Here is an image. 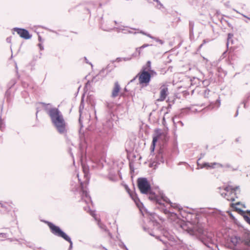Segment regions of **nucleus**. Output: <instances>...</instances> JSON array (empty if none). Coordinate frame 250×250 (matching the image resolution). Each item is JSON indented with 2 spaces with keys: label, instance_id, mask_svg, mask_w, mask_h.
I'll use <instances>...</instances> for the list:
<instances>
[{
  "label": "nucleus",
  "instance_id": "1",
  "mask_svg": "<svg viewBox=\"0 0 250 250\" xmlns=\"http://www.w3.org/2000/svg\"><path fill=\"white\" fill-rule=\"evenodd\" d=\"M181 225L184 230L187 231L190 235L196 236L207 247L212 248L215 245L213 233L210 231L204 230L201 225H193L189 222H182Z\"/></svg>",
  "mask_w": 250,
  "mask_h": 250
},
{
  "label": "nucleus",
  "instance_id": "2",
  "mask_svg": "<svg viewBox=\"0 0 250 250\" xmlns=\"http://www.w3.org/2000/svg\"><path fill=\"white\" fill-rule=\"evenodd\" d=\"M42 104L57 131L61 134H65L67 132V125L61 112L58 108L51 107L50 104Z\"/></svg>",
  "mask_w": 250,
  "mask_h": 250
},
{
  "label": "nucleus",
  "instance_id": "3",
  "mask_svg": "<svg viewBox=\"0 0 250 250\" xmlns=\"http://www.w3.org/2000/svg\"><path fill=\"white\" fill-rule=\"evenodd\" d=\"M138 188L143 194H149L148 198L152 201H155L158 204H162L161 200L167 201V198L164 195H162L161 198H159L151 192V187L147 179L145 178H139L138 180Z\"/></svg>",
  "mask_w": 250,
  "mask_h": 250
},
{
  "label": "nucleus",
  "instance_id": "4",
  "mask_svg": "<svg viewBox=\"0 0 250 250\" xmlns=\"http://www.w3.org/2000/svg\"><path fill=\"white\" fill-rule=\"evenodd\" d=\"M161 202H162L163 204H160V205H164V202H166V203H167L169 205L170 208H169V210H167V209H164L165 213L167 214V217L171 221L173 222H176L177 223H179L180 227L182 229L181 225L182 222H185L179 220L178 217L177 212H179L180 210L179 206L176 204H173L171 203L168 198L167 201L161 200Z\"/></svg>",
  "mask_w": 250,
  "mask_h": 250
},
{
  "label": "nucleus",
  "instance_id": "5",
  "mask_svg": "<svg viewBox=\"0 0 250 250\" xmlns=\"http://www.w3.org/2000/svg\"><path fill=\"white\" fill-rule=\"evenodd\" d=\"M232 249L234 250H250V240H243L237 235L230 238Z\"/></svg>",
  "mask_w": 250,
  "mask_h": 250
},
{
  "label": "nucleus",
  "instance_id": "6",
  "mask_svg": "<svg viewBox=\"0 0 250 250\" xmlns=\"http://www.w3.org/2000/svg\"><path fill=\"white\" fill-rule=\"evenodd\" d=\"M49 228L50 229L51 232L55 235L60 237L64 239L65 240L68 241L70 243L69 249L70 250L72 248L73 243L71 238L65 232H64L58 226H55L53 223L49 222H46Z\"/></svg>",
  "mask_w": 250,
  "mask_h": 250
},
{
  "label": "nucleus",
  "instance_id": "7",
  "mask_svg": "<svg viewBox=\"0 0 250 250\" xmlns=\"http://www.w3.org/2000/svg\"><path fill=\"white\" fill-rule=\"evenodd\" d=\"M157 238L159 239L166 245L164 250H176V248L172 246L174 238L168 232L165 231L163 236H158Z\"/></svg>",
  "mask_w": 250,
  "mask_h": 250
},
{
  "label": "nucleus",
  "instance_id": "8",
  "mask_svg": "<svg viewBox=\"0 0 250 250\" xmlns=\"http://www.w3.org/2000/svg\"><path fill=\"white\" fill-rule=\"evenodd\" d=\"M239 189V187L233 188L231 186L226 187L224 189V192L221 193V195L228 201H233L237 198V191Z\"/></svg>",
  "mask_w": 250,
  "mask_h": 250
},
{
  "label": "nucleus",
  "instance_id": "9",
  "mask_svg": "<svg viewBox=\"0 0 250 250\" xmlns=\"http://www.w3.org/2000/svg\"><path fill=\"white\" fill-rule=\"evenodd\" d=\"M83 172L84 173V178L85 180L84 182L81 181L80 179L79 178V174H77V177L78 178V180L80 182L81 186V190H82V199L83 200L86 204L89 205V203H91V198L89 196L88 193L87 192L86 189L84 187V185H87L88 182V178L86 174L85 170L83 169Z\"/></svg>",
  "mask_w": 250,
  "mask_h": 250
},
{
  "label": "nucleus",
  "instance_id": "10",
  "mask_svg": "<svg viewBox=\"0 0 250 250\" xmlns=\"http://www.w3.org/2000/svg\"><path fill=\"white\" fill-rule=\"evenodd\" d=\"M137 76L139 77V81L141 84H145V86H146L150 81L151 75L145 69L139 73L136 77Z\"/></svg>",
  "mask_w": 250,
  "mask_h": 250
},
{
  "label": "nucleus",
  "instance_id": "11",
  "mask_svg": "<svg viewBox=\"0 0 250 250\" xmlns=\"http://www.w3.org/2000/svg\"><path fill=\"white\" fill-rule=\"evenodd\" d=\"M165 137V134L164 133H162L158 129L155 130V134L153 137L152 145L150 146L151 151H153L154 150L156 143L158 141H163Z\"/></svg>",
  "mask_w": 250,
  "mask_h": 250
},
{
  "label": "nucleus",
  "instance_id": "12",
  "mask_svg": "<svg viewBox=\"0 0 250 250\" xmlns=\"http://www.w3.org/2000/svg\"><path fill=\"white\" fill-rule=\"evenodd\" d=\"M168 94V90L167 85L163 84L160 87V96L157 100L158 102L164 101Z\"/></svg>",
  "mask_w": 250,
  "mask_h": 250
},
{
  "label": "nucleus",
  "instance_id": "13",
  "mask_svg": "<svg viewBox=\"0 0 250 250\" xmlns=\"http://www.w3.org/2000/svg\"><path fill=\"white\" fill-rule=\"evenodd\" d=\"M14 30L17 32L20 36L22 38L28 40L31 38V35L29 34V32L26 29L19 28H14Z\"/></svg>",
  "mask_w": 250,
  "mask_h": 250
},
{
  "label": "nucleus",
  "instance_id": "14",
  "mask_svg": "<svg viewBox=\"0 0 250 250\" xmlns=\"http://www.w3.org/2000/svg\"><path fill=\"white\" fill-rule=\"evenodd\" d=\"M119 31H122L125 34H136V32H133V30H136L137 29L135 28H128L127 27H125L123 26H121L118 28Z\"/></svg>",
  "mask_w": 250,
  "mask_h": 250
},
{
  "label": "nucleus",
  "instance_id": "15",
  "mask_svg": "<svg viewBox=\"0 0 250 250\" xmlns=\"http://www.w3.org/2000/svg\"><path fill=\"white\" fill-rule=\"evenodd\" d=\"M120 89L121 88L118 82H116L114 84V87L112 92L111 97L112 98H115L118 96Z\"/></svg>",
  "mask_w": 250,
  "mask_h": 250
},
{
  "label": "nucleus",
  "instance_id": "16",
  "mask_svg": "<svg viewBox=\"0 0 250 250\" xmlns=\"http://www.w3.org/2000/svg\"><path fill=\"white\" fill-rule=\"evenodd\" d=\"M90 214L91 216H92L95 219L98 221V225L99 226V227L102 229H104V230L105 231L106 230V228L105 227V225H104V224H103L100 220H99L98 219H97L96 217V214L95 213V212L94 211H91L90 210Z\"/></svg>",
  "mask_w": 250,
  "mask_h": 250
},
{
  "label": "nucleus",
  "instance_id": "17",
  "mask_svg": "<svg viewBox=\"0 0 250 250\" xmlns=\"http://www.w3.org/2000/svg\"><path fill=\"white\" fill-rule=\"evenodd\" d=\"M140 33L142 34H143V35H145L147 36L148 37H149V38H151L152 39L154 40L156 42H159L161 44H163L164 43V42L162 40H161L160 39H159L158 38H155V37L151 36V35H150L149 34H147L146 33H145L144 31H141L140 32Z\"/></svg>",
  "mask_w": 250,
  "mask_h": 250
},
{
  "label": "nucleus",
  "instance_id": "18",
  "mask_svg": "<svg viewBox=\"0 0 250 250\" xmlns=\"http://www.w3.org/2000/svg\"><path fill=\"white\" fill-rule=\"evenodd\" d=\"M131 59V58H117L116 59V62H120L122 61H128Z\"/></svg>",
  "mask_w": 250,
  "mask_h": 250
},
{
  "label": "nucleus",
  "instance_id": "19",
  "mask_svg": "<svg viewBox=\"0 0 250 250\" xmlns=\"http://www.w3.org/2000/svg\"><path fill=\"white\" fill-rule=\"evenodd\" d=\"M216 167H223V166L217 163H210V168H214Z\"/></svg>",
  "mask_w": 250,
  "mask_h": 250
},
{
  "label": "nucleus",
  "instance_id": "20",
  "mask_svg": "<svg viewBox=\"0 0 250 250\" xmlns=\"http://www.w3.org/2000/svg\"><path fill=\"white\" fill-rule=\"evenodd\" d=\"M82 105L81 104L80 106V109H79V112H80L79 123L81 125L82 124V119L83 118V117L82 116Z\"/></svg>",
  "mask_w": 250,
  "mask_h": 250
},
{
  "label": "nucleus",
  "instance_id": "21",
  "mask_svg": "<svg viewBox=\"0 0 250 250\" xmlns=\"http://www.w3.org/2000/svg\"><path fill=\"white\" fill-rule=\"evenodd\" d=\"M206 167L207 169H209L210 168V163H205L201 166V168Z\"/></svg>",
  "mask_w": 250,
  "mask_h": 250
},
{
  "label": "nucleus",
  "instance_id": "22",
  "mask_svg": "<svg viewBox=\"0 0 250 250\" xmlns=\"http://www.w3.org/2000/svg\"><path fill=\"white\" fill-rule=\"evenodd\" d=\"M146 68H144L143 67V70L145 69L146 70V69H147L148 70H149L151 68V62L150 61H147L146 64Z\"/></svg>",
  "mask_w": 250,
  "mask_h": 250
},
{
  "label": "nucleus",
  "instance_id": "23",
  "mask_svg": "<svg viewBox=\"0 0 250 250\" xmlns=\"http://www.w3.org/2000/svg\"><path fill=\"white\" fill-rule=\"evenodd\" d=\"M7 234L5 233H0V237L2 238L3 239H1V240H3L4 239L6 238L7 237Z\"/></svg>",
  "mask_w": 250,
  "mask_h": 250
},
{
  "label": "nucleus",
  "instance_id": "24",
  "mask_svg": "<svg viewBox=\"0 0 250 250\" xmlns=\"http://www.w3.org/2000/svg\"><path fill=\"white\" fill-rule=\"evenodd\" d=\"M245 220L250 224V218L248 216H244Z\"/></svg>",
  "mask_w": 250,
  "mask_h": 250
},
{
  "label": "nucleus",
  "instance_id": "25",
  "mask_svg": "<svg viewBox=\"0 0 250 250\" xmlns=\"http://www.w3.org/2000/svg\"><path fill=\"white\" fill-rule=\"evenodd\" d=\"M154 1H156L158 5L160 6V7H159V8H160L161 7H163V4L161 3V2L159 0H153Z\"/></svg>",
  "mask_w": 250,
  "mask_h": 250
},
{
  "label": "nucleus",
  "instance_id": "26",
  "mask_svg": "<svg viewBox=\"0 0 250 250\" xmlns=\"http://www.w3.org/2000/svg\"><path fill=\"white\" fill-rule=\"evenodd\" d=\"M149 45L148 44H145L143 45L142 46H141L140 47L142 49V48H144L145 47H147Z\"/></svg>",
  "mask_w": 250,
  "mask_h": 250
},
{
  "label": "nucleus",
  "instance_id": "27",
  "mask_svg": "<svg viewBox=\"0 0 250 250\" xmlns=\"http://www.w3.org/2000/svg\"><path fill=\"white\" fill-rule=\"evenodd\" d=\"M232 36H233V35H232V34H228V41H229V40L230 39H231V38L232 37Z\"/></svg>",
  "mask_w": 250,
  "mask_h": 250
},
{
  "label": "nucleus",
  "instance_id": "28",
  "mask_svg": "<svg viewBox=\"0 0 250 250\" xmlns=\"http://www.w3.org/2000/svg\"><path fill=\"white\" fill-rule=\"evenodd\" d=\"M38 45H39V47H40V49H41V50H43V46L42 45V44L41 43H39V44H38Z\"/></svg>",
  "mask_w": 250,
  "mask_h": 250
},
{
  "label": "nucleus",
  "instance_id": "29",
  "mask_svg": "<svg viewBox=\"0 0 250 250\" xmlns=\"http://www.w3.org/2000/svg\"><path fill=\"white\" fill-rule=\"evenodd\" d=\"M141 49H142L141 47L137 48H136V51L138 52L139 55H140V54L141 53Z\"/></svg>",
  "mask_w": 250,
  "mask_h": 250
},
{
  "label": "nucleus",
  "instance_id": "30",
  "mask_svg": "<svg viewBox=\"0 0 250 250\" xmlns=\"http://www.w3.org/2000/svg\"><path fill=\"white\" fill-rule=\"evenodd\" d=\"M125 189H126V191H127V192L129 194H130L129 188H128V187L127 186H125Z\"/></svg>",
  "mask_w": 250,
  "mask_h": 250
},
{
  "label": "nucleus",
  "instance_id": "31",
  "mask_svg": "<svg viewBox=\"0 0 250 250\" xmlns=\"http://www.w3.org/2000/svg\"><path fill=\"white\" fill-rule=\"evenodd\" d=\"M177 124H179L182 126H183L184 125L182 121H178L177 122Z\"/></svg>",
  "mask_w": 250,
  "mask_h": 250
},
{
  "label": "nucleus",
  "instance_id": "32",
  "mask_svg": "<svg viewBox=\"0 0 250 250\" xmlns=\"http://www.w3.org/2000/svg\"><path fill=\"white\" fill-rule=\"evenodd\" d=\"M225 5L227 6V7H229V1H227L225 3Z\"/></svg>",
  "mask_w": 250,
  "mask_h": 250
},
{
  "label": "nucleus",
  "instance_id": "33",
  "mask_svg": "<svg viewBox=\"0 0 250 250\" xmlns=\"http://www.w3.org/2000/svg\"><path fill=\"white\" fill-rule=\"evenodd\" d=\"M0 205L1 207L5 208L4 204L2 203H1V202H0Z\"/></svg>",
  "mask_w": 250,
  "mask_h": 250
},
{
  "label": "nucleus",
  "instance_id": "34",
  "mask_svg": "<svg viewBox=\"0 0 250 250\" xmlns=\"http://www.w3.org/2000/svg\"><path fill=\"white\" fill-rule=\"evenodd\" d=\"M84 59H85V62H86L87 63H89V64H90L92 65V64H91L90 63H89V62H88V60H87V59H86V57H85V58H84Z\"/></svg>",
  "mask_w": 250,
  "mask_h": 250
},
{
  "label": "nucleus",
  "instance_id": "35",
  "mask_svg": "<svg viewBox=\"0 0 250 250\" xmlns=\"http://www.w3.org/2000/svg\"><path fill=\"white\" fill-rule=\"evenodd\" d=\"M174 119H175L174 118H172V121H173V124H174V125H175V124H176V123H175V122Z\"/></svg>",
  "mask_w": 250,
  "mask_h": 250
},
{
  "label": "nucleus",
  "instance_id": "36",
  "mask_svg": "<svg viewBox=\"0 0 250 250\" xmlns=\"http://www.w3.org/2000/svg\"><path fill=\"white\" fill-rule=\"evenodd\" d=\"M209 92V90H205V93L208 92V94Z\"/></svg>",
  "mask_w": 250,
  "mask_h": 250
},
{
  "label": "nucleus",
  "instance_id": "37",
  "mask_svg": "<svg viewBox=\"0 0 250 250\" xmlns=\"http://www.w3.org/2000/svg\"><path fill=\"white\" fill-rule=\"evenodd\" d=\"M89 207H86V208H84V209L86 210L87 209H89ZM88 211H90L89 209H88Z\"/></svg>",
  "mask_w": 250,
  "mask_h": 250
},
{
  "label": "nucleus",
  "instance_id": "38",
  "mask_svg": "<svg viewBox=\"0 0 250 250\" xmlns=\"http://www.w3.org/2000/svg\"><path fill=\"white\" fill-rule=\"evenodd\" d=\"M39 41H41V37L40 36H39Z\"/></svg>",
  "mask_w": 250,
  "mask_h": 250
},
{
  "label": "nucleus",
  "instance_id": "39",
  "mask_svg": "<svg viewBox=\"0 0 250 250\" xmlns=\"http://www.w3.org/2000/svg\"><path fill=\"white\" fill-rule=\"evenodd\" d=\"M157 157H158H158H160V158H162V156H161V155H159L158 156H157Z\"/></svg>",
  "mask_w": 250,
  "mask_h": 250
},
{
  "label": "nucleus",
  "instance_id": "40",
  "mask_svg": "<svg viewBox=\"0 0 250 250\" xmlns=\"http://www.w3.org/2000/svg\"><path fill=\"white\" fill-rule=\"evenodd\" d=\"M124 247H125V249L126 250H128L127 249V248L125 246V245L124 246Z\"/></svg>",
  "mask_w": 250,
  "mask_h": 250
},
{
  "label": "nucleus",
  "instance_id": "41",
  "mask_svg": "<svg viewBox=\"0 0 250 250\" xmlns=\"http://www.w3.org/2000/svg\"><path fill=\"white\" fill-rule=\"evenodd\" d=\"M151 235L154 236V235L153 233H149Z\"/></svg>",
  "mask_w": 250,
  "mask_h": 250
},
{
  "label": "nucleus",
  "instance_id": "42",
  "mask_svg": "<svg viewBox=\"0 0 250 250\" xmlns=\"http://www.w3.org/2000/svg\"><path fill=\"white\" fill-rule=\"evenodd\" d=\"M242 15L243 17H246V18H247L245 15H243V14H242Z\"/></svg>",
  "mask_w": 250,
  "mask_h": 250
},
{
  "label": "nucleus",
  "instance_id": "43",
  "mask_svg": "<svg viewBox=\"0 0 250 250\" xmlns=\"http://www.w3.org/2000/svg\"><path fill=\"white\" fill-rule=\"evenodd\" d=\"M239 203L238 202V203H236V204L235 205V206L237 205H239Z\"/></svg>",
  "mask_w": 250,
  "mask_h": 250
},
{
  "label": "nucleus",
  "instance_id": "44",
  "mask_svg": "<svg viewBox=\"0 0 250 250\" xmlns=\"http://www.w3.org/2000/svg\"><path fill=\"white\" fill-rule=\"evenodd\" d=\"M203 42H204V43H206V40H204Z\"/></svg>",
  "mask_w": 250,
  "mask_h": 250
},
{
  "label": "nucleus",
  "instance_id": "45",
  "mask_svg": "<svg viewBox=\"0 0 250 250\" xmlns=\"http://www.w3.org/2000/svg\"><path fill=\"white\" fill-rule=\"evenodd\" d=\"M234 10L235 12H236L237 13H238V12L237 10H234Z\"/></svg>",
  "mask_w": 250,
  "mask_h": 250
},
{
  "label": "nucleus",
  "instance_id": "46",
  "mask_svg": "<svg viewBox=\"0 0 250 250\" xmlns=\"http://www.w3.org/2000/svg\"><path fill=\"white\" fill-rule=\"evenodd\" d=\"M237 115H238V110L237 111V113H236V116H237Z\"/></svg>",
  "mask_w": 250,
  "mask_h": 250
},
{
  "label": "nucleus",
  "instance_id": "47",
  "mask_svg": "<svg viewBox=\"0 0 250 250\" xmlns=\"http://www.w3.org/2000/svg\"><path fill=\"white\" fill-rule=\"evenodd\" d=\"M202 45H203V44H201L200 47H201Z\"/></svg>",
  "mask_w": 250,
  "mask_h": 250
},
{
  "label": "nucleus",
  "instance_id": "48",
  "mask_svg": "<svg viewBox=\"0 0 250 250\" xmlns=\"http://www.w3.org/2000/svg\"><path fill=\"white\" fill-rule=\"evenodd\" d=\"M104 249H105V250H107L106 249H105L104 247L103 248Z\"/></svg>",
  "mask_w": 250,
  "mask_h": 250
}]
</instances>
